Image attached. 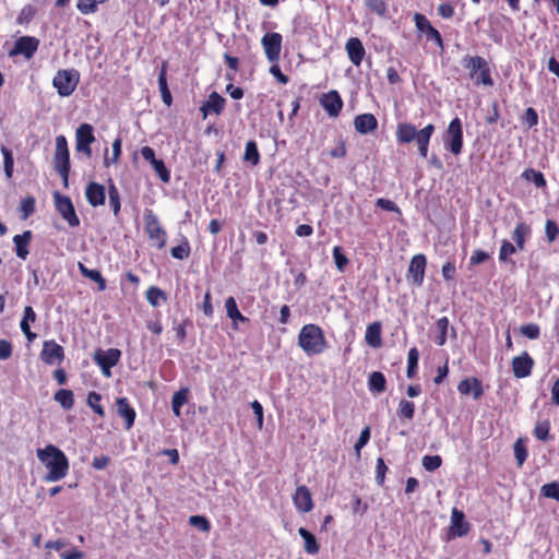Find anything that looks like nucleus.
I'll return each mask as SVG.
<instances>
[{"mask_svg":"<svg viewBox=\"0 0 559 559\" xmlns=\"http://www.w3.org/2000/svg\"><path fill=\"white\" fill-rule=\"evenodd\" d=\"M122 152V139L120 136L116 138L112 142V157H107L108 148L105 151L104 165L109 167L111 164H117Z\"/></svg>","mask_w":559,"mask_h":559,"instance_id":"nucleus-41","label":"nucleus"},{"mask_svg":"<svg viewBox=\"0 0 559 559\" xmlns=\"http://www.w3.org/2000/svg\"><path fill=\"white\" fill-rule=\"evenodd\" d=\"M80 82V72L75 69H63L57 71L52 79V86L59 96L69 97L75 91Z\"/></svg>","mask_w":559,"mask_h":559,"instance_id":"nucleus-5","label":"nucleus"},{"mask_svg":"<svg viewBox=\"0 0 559 559\" xmlns=\"http://www.w3.org/2000/svg\"><path fill=\"white\" fill-rule=\"evenodd\" d=\"M140 152L142 157L151 164L158 178L164 183H168L170 171L162 159L156 158L154 150L151 146H143Z\"/></svg>","mask_w":559,"mask_h":559,"instance_id":"nucleus-14","label":"nucleus"},{"mask_svg":"<svg viewBox=\"0 0 559 559\" xmlns=\"http://www.w3.org/2000/svg\"><path fill=\"white\" fill-rule=\"evenodd\" d=\"M283 37L280 33H266L262 39L261 45L263 47L266 59L271 63H276L280 60L282 50Z\"/></svg>","mask_w":559,"mask_h":559,"instance_id":"nucleus-10","label":"nucleus"},{"mask_svg":"<svg viewBox=\"0 0 559 559\" xmlns=\"http://www.w3.org/2000/svg\"><path fill=\"white\" fill-rule=\"evenodd\" d=\"M468 530L469 525L465 521L464 513L454 508L451 514V534L454 537H462L468 533Z\"/></svg>","mask_w":559,"mask_h":559,"instance_id":"nucleus-24","label":"nucleus"},{"mask_svg":"<svg viewBox=\"0 0 559 559\" xmlns=\"http://www.w3.org/2000/svg\"><path fill=\"white\" fill-rule=\"evenodd\" d=\"M414 22L416 28L424 33L427 40H431L438 45V47L443 48V39L441 34L437 28H435L429 20L421 13H415Z\"/></svg>","mask_w":559,"mask_h":559,"instance_id":"nucleus-15","label":"nucleus"},{"mask_svg":"<svg viewBox=\"0 0 559 559\" xmlns=\"http://www.w3.org/2000/svg\"><path fill=\"white\" fill-rule=\"evenodd\" d=\"M108 0H78L76 8L78 10L84 14H93L97 11L98 4H103Z\"/></svg>","mask_w":559,"mask_h":559,"instance_id":"nucleus-43","label":"nucleus"},{"mask_svg":"<svg viewBox=\"0 0 559 559\" xmlns=\"http://www.w3.org/2000/svg\"><path fill=\"white\" fill-rule=\"evenodd\" d=\"M520 331L530 340H537L540 335V329L536 323L524 324L520 328Z\"/></svg>","mask_w":559,"mask_h":559,"instance_id":"nucleus-59","label":"nucleus"},{"mask_svg":"<svg viewBox=\"0 0 559 559\" xmlns=\"http://www.w3.org/2000/svg\"><path fill=\"white\" fill-rule=\"evenodd\" d=\"M55 205L59 214L71 227L80 225V219L75 213L73 203L69 197L61 195L59 192L53 193Z\"/></svg>","mask_w":559,"mask_h":559,"instance_id":"nucleus-9","label":"nucleus"},{"mask_svg":"<svg viewBox=\"0 0 559 559\" xmlns=\"http://www.w3.org/2000/svg\"><path fill=\"white\" fill-rule=\"evenodd\" d=\"M545 233L548 242H552L559 235V228L555 221L548 219L545 225Z\"/></svg>","mask_w":559,"mask_h":559,"instance_id":"nucleus-62","label":"nucleus"},{"mask_svg":"<svg viewBox=\"0 0 559 559\" xmlns=\"http://www.w3.org/2000/svg\"><path fill=\"white\" fill-rule=\"evenodd\" d=\"M332 254L337 270L340 272H344L345 267L348 264V259L343 253L342 248L340 246H335L333 248Z\"/></svg>","mask_w":559,"mask_h":559,"instance_id":"nucleus-55","label":"nucleus"},{"mask_svg":"<svg viewBox=\"0 0 559 559\" xmlns=\"http://www.w3.org/2000/svg\"><path fill=\"white\" fill-rule=\"evenodd\" d=\"M121 357V352L118 348H109L107 350H98L95 353L94 360L102 369L105 377H110V369L115 367Z\"/></svg>","mask_w":559,"mask_h":559,"instance_id":"nucleus-11","label":"nucleus"},{"mask_svg":"<svg viewBox=\"0 0 559 559\" xmlns=\"http://www.w3.org/2000/svg\"><path fill=\"white\" fill-rule=\"evenodd\" d=\"M397 415L401 418H406L408 420L413 419L415 415V404L407 400H401L399 404Z\"/></svg>","mask_w":559,"mask_h":559,"instance_id":"nucleus-49","label":"nucleus"},{"mask_svg":"<svg viewBox=\"0 0 559 559\" xmlns=\"http://www.w3.org/2000/svg\"><path fill=\"white\" fill-rule=\"evenodd\" d=\"M532 234V228L525 222H518L512 233V238L520 251L525 247L526 238Z\"/></svg>","mask_w":559,"mask_h":559,"instance_id":"nucleus-29","label":"nucleus"},{"mask_svg":"<svg viewBox=\"0 0 559 559\" xmlns=\"http://www.w3.org/2000/svg\"><path fill=\"white\" fill-rule=\"evenodd\" d=\"M116 405L118 415L124 419L126 429H130L134 425L136 416L134 408L130 405L127 397L117 399Z\"/></svg>","mask_w":559,"mask_h":559,"instance_id":"nucleus-25","label":"nucleus"},{"mask_svg":"<svg viewBox=\"0 0 559 559\" xmlns=\"http://www.w3.org/2000/svg\"><path fill=\"white\" fill-rule=\"evenodd\" d=\"M514 456L519 466H522L527 459V449L523 439L519 438L514 445Z\"/></svg>","mask_w":559,"mask_h":559,"instance_id":"nucleus-51","label":"nucleus"},{"mask_svg":"<svg viewBox=\"0 0 559 559\" xmlns=\"http://www.w3.org/2000/svg\"><path fill=\"white\" fill-rule=\"evenodd\" d=\"M550 423L549 420L537 421L534 428V436L536 439L547 441L549 439Z\"/></svg>","mask_w":559,"mask_h":559,"instance_id":"nucleus-50","label":"nucleus"},{"mask_svg":"<svg viewBox=\"0 0 559 559\" xmlns=\"http://www.w3.org/2000/svg\"><path fill=\"white\" fill-rule=\"evenodd\" d=\"M426 264L427 260L423 253L414 255L409 262L407 278L416 286H421L424 283Z\"/></svg>","mask_w":559,"mask_h":559,"instance_id":"nucleus-16","label":"nucleus"},{"mask_svg":"<svg viewBox=\"0 0 559 559\" xmlns=\"http://www.w3.org/2000/svg\"><path fill=\"white\" fill-rule=\"evenodd\" d=\"M512 371L515 378L523 379L532 373L534 367V360L527 352H523L521 355L512 359Z\"/></svg>","mask_w":559,"mask_h":559,"instance_id":"nucleus-17","label":"nucleus"},{"mask_svg":"<svg viewBox=\"0 0 559 559\" xmlns=\"http://www.w3.org/2000/svg\"><path fill=\"white\" fill-rule=\"evenodd\" d=\"M1 152L3 155V167H4V174L8 179H10L13 175V167H14V159L12 152L5 147H1Z\"/></svg>","mask_w":559,"mask_h":559,"instance_id":"nucleus-52","label":"nucleus"},{"mask_svg":"<svg viewBox=\"0 0 559 559\" xmlns=\"http://www.w3.org/2000/svg\"><path fill=\"white\" fill-rule=\"evenodd\" d=\"M109 206L117 216L120 212V193L117 187L111 182L108 187Z\"/></svg>","mask_w":559,"mask_h":559,"instance_id":"nucleus-48","label":"nucleus"},{"mask_svg":"<svg viewBox=\"0 0 559 559\" xmlns=\"http://www.w3.org/2000/svg\"><path fill=\"white\" fill-rule=\"evenodd\" d=\"M298 345L308 356L323 353L326 341L322 329L317 324L304 325L298 334Z\"/></svg>","mask_w":559,"mask_h":559,"instance_id":"nucleus-2","label":"nucleus"},{"mask_svg":"<svg viewBox=\"0 0 559 559\" xmlns=\"http://www.w3.org/2000/svg\"><path fill=\"white\" fill-rule=\"evenodd\" d=\"M85 197L92 206L103 205L106 199L105 187L97 182H90L85 189Z\"/></svg>","mask_w":559,"mask_h":559,"instance_id":"nucleus-23","label":"nucleus"},{"mask_svg":"<svg viewBox=\"0 0 559 559\" xmlns=\"http://www.w3.org/2000/svg\"><path fill=\"white\" fill-rule=\"evenodd\" d=\"M167 67H168V62L164 61L162 63V68H160L159 74H158V87H159V92H160L162 99H163L164 104L167 106H170L171 102H173V97H171V94H170V91H169L168 84H167V78H166Z\"/></svg>","mask_w":559,"mask_h":559,"instance_id":"nucleus-31","label":"nucleus"},{"mask_svg":"<svg viewBox=\"0 0 559 559\" xmlns=\"http://www.w3.org/2000/svg\"><path fill=\"white\" fill-rule=\"evenodd\" d=\"M37 457L48 471L44 477L45 481H58L67 476L69 460L56 445L48 444L44 449H38Z\"/></svg>","mask_w":559,"mask_h":559,"instance_id":"nucleus-1","label":"nucleus"},{"mask_svg":"<svg viewBox=\"0 0 559 559\" xmlns=\"http://www.w3.org/2000/svg\"><path fill=\"white\" fill-rule=\"evenodd\" d=\"M435 126L432 123L427 124L420 130V134L417 142L418 151L421 157L426 158L428 155V146L430 139L435 132Z\"/></svg>","mask_w":559,"mask_h":559,"instance_id":"nucleus-33","label":"nucleus"},{"mask_svg":"<svg viewBox=\"0 0 559 559\" xmlns=\"http://www.w3.org/2000/svg\"><path fill=\"white\" fill-rule=\"evenodd\" d=\"M421 463L426 471L433 472L441 466L442 459L440 455H425Z\"/></svg>","mask_w":559,"mask_h":559,"instance_id":"nucleus-56","label":"nucleus"},{"mask_svg":"<svg viewBox=\"0 0 559 559\" xmlns=\"http://www.w3.org/2000/svg\"><path fill=\"white\" fill-rule=\"evenodd\" d=\"M438 335L435 338L437 345L442 346L447 342V334L449 329V319L447 317L439 318L436 322Z\"/></svg>","mask_w":559,"mask_h":559,"instance_id":"nucleus-42","label":"nucleus"},{"mask_svg":"<svg viewBox=\"0 0 559 559\" xmlns=\"http://www.w3.org/2000/svg\"><path fill=\"white\" fill-rule=\"evenodd\" d=\"M226 99L222 97L217 92H212L209 99L202 105L201 111L206 117L210 111L215 115H221L225 108Z\"/></svg>","mask_w":559,"mask_h":559,"instance_id":"nucleus-27","label":"nucleus"},{"mask_svg":"<svg viewBox=\"0 0 559 559\" xmlns=\"http://www.w3.org/2000/svg\"><path fill=\"white\" fill-rule=\"evenodd\" d=\"M385 378L382 372L373 371L370 373L368 379L369 391L376 393H382L385 390Z\"/></svg>","mask_w":559,"mask_h":559,"instance_id":"nucleus-39","label":"nucleus"},{"mask_svg":"<svg viewBox=\"0 0 559 559\" xmlns=\"http://www.w3.org/2000/svg\"><path fill=\"white\" fill-rule=\"evenodd\" d=\"M376 205L384 211L394 212L400 216L402 215L401 209L395 204V202L389 199L379 198L376 201Z\"/></svg>","mask_w":559,"mask_h":559,"instance_id":"nucleus-60","label":"nucleus"},{"mask_svg":"<svg viewBox=\"0 0 559 559\" xmlns=\"http://www.w3.org/2000/svg\"><path fill=\"white\" fill-rule=\"evenodd\" d=\"M39 357L49 366L61 364L64 359V349L55 340L45 341Z\"/></svg>","mask_w":559,"mask_h":559,"instance_id":"nucleus-12","label":"nucleus"},{"mask_svg":"<svg viewBox=\"0 0 559 559\" xmlns=\"http://www.w3.org/2000/svg\"><path fill=\"white\" fill-rule=\"evenodd\" d=\"M365 341L369 346L373 348L381 346V323L379 321L372 322L367 326Z\"/></svg>","mask_w":559,"mask_h":559,"instance_id":"nucleus-32","label":"nucleus"},{"mask_svg":"<svg viewBox=\"0 0 559 559\" xmlns=\"http://www.w3.org/2000/svg\"><path fill=\"white\" fill-rule=\"evenodd\" d=\"M518 247L510 242L509 240H502L501 247L499 250V261L502 263H507L510 261V257L516 252Z\"/></svg>","mask_w":559,"mask_h":559,"instance_id":"nucleus-47","label":"nucleus"},{"mask_svg":"<svg viewBox=\"0 0 559 559\" xmlns=\"http://www.w3.org/2000/svg\"><path fill=\"white\" fill-rule=\"evenodd\" d=\"M295 508L302 513L310 512L313 508V501L310 490L307 486H298L293 495Z\"/></svg>","mask_w":559,"mask_h":559,"instance_id":"nucleus-19","label":"nucleus"},{"mask_svg":"<svg viewBox=\"0 0 559 559\" xmlns=\"http://www.w3.org/2000/svg\"><path fill=\"white\" fill-rule=\"evenodd\" d=\"M95 142L94 128L90 123H82L75 131V150L87 158L92 156V143Z\"/></svg>","mask_w":559,"mask_h":559,"instance_id":"nucleus-8","label":"nucleus"},{"mask_svg":"<svg viewBox=\"0 0 559 559\" xmlns=\"http://www.w3.org/2000/svg\"><path fill=\"white\" fill-rule=\"evenodd\" d=\"M188 394L189 390L187 388H182L174 393L171 399V409L175 416H181V407L188 402Z\"/></svg>","mask_w":559,"mask_h":559,"instance_id":"nucleus-35","label":"nucleus"},{"mask_svg":"<svg viewBox=\"0 0 559 559\" xmlns=\"http://www.w3.org/2000/svg\"><path fill=\"white\" fill-rule=\"evenodd\" d=\"M189 524L202 532H209L211 530L210 521L203 515H191L189 518Z\"/></svg>","mask_w":559,"mask_h":559,"instance_id":"nucleus-57","label":"nucleus"},{"mask_svg":"<svg viewBox=\"0 0 559 559\" xmlns=\"http://www.w3.org/2000/svg\"><path fill=\"white\" fill-rule=\"evenodd\" d=\"M38 46L39 40L36 37L22 36L15 40L13 48L9 52V56L14 57L22 55L26 59H31L37 51Z\"/></svg>","mask_w":559,"mask_h":559,"instance_id":"nucleus-13","label":"nucleus"},{"mask_svg":"<svg viewBox=\"0 0 559 559\" xmlns=\"http://www.w3.org/2000/svg\"><path fill=\"white\" fill-rule=\"evenodd\" d=\"M21 212L24 218H27L35 212V199L33 197L24 198L21 201Z\"/></svg>","mask_w":559,"mask_h":559,"instance_id":"nucleus-61","label":"nucleus"},{"mask_svg":"<svg viewBox=\"0 0 559 559\" xmlns=\"http://www.w3.org/2000/svg\"><path fill=\"white\" fill-rule=\"evenodd\" d=\"M457 391L462 395L472 394L475 401L479 400L484 394L483 383L478 378H465L457 384Z\"/></svg>","mask_w":559,"mask_h":559,"instance_id":"nucleus-20","label":"nucleus"},{"mask_svg":"<svg viewBox=\"0 0 559 559\" xmlns=\"http://www.w3.org/2000/svg\"><path fill=\"white\" fill-rule=\"evenodd\" d=\"M420 130L418 131L415 126L408 122H401L396 127V140L399 143L406 144L414 140H418Z\"/></svg>","mask_w":559,"mask_h":559,"instance_id":"nucleus-26","label":"nucleus"},{"mask_svg":"<svg viewBox=\"0 0 559 559\" xmlns=\"http://www.w3.org/2000/svg\"><path fill=\"white\" fill-rule=\"evenodd\" d=\"M419 352L416 347H412L407 354V371L409 379L414 378L418 368Z\"/></svg>","mask_w":559,"mask_h":559,"instance_id":"nucleus-44","label":"nucleus"},{"mask_svg":"<svg viewBox=\"0 0 559 559\" xmlns=\"http://www.w3.org/2000/svg\"><path fill=\"white\" fill-rule=\"evenodd\" d=\"M444 147L457 156L463 150V126L459 117L453 118L442 136Z\"/></svg>","mask_w":559,"mask_h":559,"instance_id":"nucleus-6","label":"nucleus"},{"mask_svg":"<svg viewBox=\"0 0 559 559\" xmlns=\"http://www.w3.org/2000/svg\"><path fill=\"white\" fill-rule=\"evenodd\" d=\"M53 166L56 171L62 178L64 187H68V179L70 173V153L68 147V141L64 135H58L56 138Z\"/></svg>","mask_w":559,"mask_h":559,"instance_id":"nucleus-4","label":"nucleus"},{"mask_svg":"<svg viewBox=\"0 0 559 559\" xmlns=\"http://www.w3.org/2000/svg\"><path fill=\"white\" fill-rule=\"evenodd\" d=\"M354 128L359 134H368L378 129V120L372 114H360L354 119Z\"/></svg>","mask_w":559,"mask_h":559,"instance_id":"nucleus-22","label":"nucleus"},{"mask_svg":"<svg viewBox=\"0 0 559 559\" xmlns=\"http://www.w3.org/2000/svg\"><path fill=\"white\" fill-rule=\"evenodd\" d=\"M32 240V231L25 230L23 234L13 237L14 249L17 258L25 260L28 255V245Z\"/></svg>","mask_w":559,"mask_h":559,"instance_id":"nucleus-28","label":"nucleus"},{"mask_svg":"<svg viewBox=\"0 0 559 559\" xmlns=\"http://www.w3.org/2000/svg\"><path fill=\"white\" fill-rule=\"evenodd\" d=\"M79 270L82 273L83 276L92 280L93 282L97 283L99 290L106 289V281L103 277L100 271L96 269H87L84 264L79 263Z\"/></svg>","mask_w":559,"mask_h":559,"instance_id":"nucleus-36","label":"nucleus"},{"mask_svg":"<svg viewBox=\"0 0 559 559\" xmlns=\"http://www.w3.org/2000/svg\"><path fill=\"white\" fill-rule=\"evenodd\" d=\"M366 7L376 14L383 16L386 13V3L383 0H364Z\"/></svg>","mask_w":559,"mask_h":559,"instance_id":"nucleus-58","label":"nucleus"},{"mask_svg":"<svg viewBox=\"0 0 559 559\" xmlns=\"http://www.w3.org/2000/svg\"><path fill=\"white\" fill-rule=\"evenodd\" d=\"M226 313L231 319L234 329H237L238 322L246 323L249 321L238 309L237 302L234 297H228L225 301Z\"/></svg>","mask_w":559,"mask_h":559,"instance_id":"nucleus-30","label":"nucleus"},{"mask_svg":"<svg viewBox=\"0 0 559 559\" xmlns=\"http://www.w3.org/2000/svg\"><path fill=\"white\" fill-rule=\"evenodd\" d=\"M55 401L58 402L61 407L69 411L74 405V394L69 389H60L55 393Z\"/></svg>","mask_w":559,"mask_h":559,"instance_id":"nucleus-37","label":"nucleus"},{"mask_svg":"<svg viewBox=\"0 0 559 559\" xmlns=\"http://www.w3.org/2000/svg\"><path fill=\"white\" fill-rule=\"evenodd\" d=\"M524 123L527 124L528 128H533L538 123V115L536 110L532 107L526 108L523 116Z\"/></svg>","mask_w":559,"mask_h":559,"instance_id":"nucleus-63","label":"nucleus"},{"mask_svg":"<svg viewBox=\"0 0 559 559\" xmlns=\"http://www.w3.org/2000/svg\"><path fill=\"white\" fill-rule=\"evenodd\" d=\"M298 534L305 542L304 548L307 554L316 555L319 552V550H320L319 544H318L314 535L311 532H309L305 527H300L298 530Z\"/></svg>","mask_w":559,"mask_h":559,"instance_id":"nucleus-34","label":"nucleus"},{"mask_svg":"<svg viewBox=\"0 0 559 559\" xmlns=\"http://www.w3.org/2000/svg\"><path fill=\"white\" fill-rule=\"evenodd\" d=\"M100 400H102L100 394L95 391L90 392L87 395L88 406L100 417H104L105 412H104L103 406L100 405Z\"/></svg>","mask_w":559,"mask_h":559,"instance_id":"nucleus-53","label":"nucleus"},{"mask_svg":"<svg viewBox=\"0 0 559 559\" xmlns=\"http://www.w3.org/2000/svg\"><path fill=\"white\" fill-rule=\"evenodd\" d=\"M146 299L153 307H157L159 306L160 300H167V295L163 289L156 286H151L146 290Z\"/></svg>","mask_w":559,"mask_h":559,"instance_id":"nucleus-45","label":"nucleus"},{"mask_svg":"<svg viewBox=\"0 0 559 559\" xmlns=\"http://www.w3.org/2000/svg\"><path fill=\"white\" fill-rule=\"evenodd\" d=\"M456 266L454 260H448L442 266V276L445 281H452L455 276Z\"/></svg>","mask_w":559,"mask_h":559,"instance_id":"nucleus-64","label":"nucleus"},{"mask_svg":"<svg viewBox=\"0 0 559 559\" xmlns=\"http://www.w3.org/2000/svg\"><path fill=\"white\" fill-rule=\"evenodd\" d=\"M243 162L257 166L260 163V153L255 141L250 140L246 143Z\"/></svg>","mask_w":559,"mask_h":559,"instance_id":"nucleus-38","label":"nucleus"},{"mask_svg":"<svg viewBox=\"0 0 559 559\" xmlns=\"http://www.w3.org/2000/svg\"><path fill=\"white\" fill-rule=\"evenodd\" d=\"M540 492L546 498L559 501V483L552 481L549 484H545L544 486H542Z\"/></svg>","mask_w":559,"mask_h":559,"instance_id":"nucleus-54","label":"nucleus"},{"mask_svg":"<svg viewBox=\"0 0 559 559\" xmlns=\"http://www.w3.org/2000/svg\"><path fill=\"white\" fill-rule=\"evenodd\" d=\"M462 66L468 70L469 78L475 84L493 85L489 64L484 57L466 55L462 59Z\"/></svg>","mask_w":559,"mask_h":559,"instance_id":"nucleus-3","label":"nucleus"},{"mask_svg":"<svg viewBox=\"0 0 559 559\" xmlns=\"http://www.w3.org/2000/svg\"><path fill=\"white\" fill-rule=\"evenodd\" d=\"M144 229L157 249L165 247L167 239L166 230L162 227L158 217L152 210H145L144 212Z\"/></svg>","mask_w":559,"mask_h":559,"instance_id":"nucleus-7","label":"nucleus"},{"mask_svg":"<svg viewBox=\"0 0 559 559\" xmlns=\"http://www.w3.org/2000/svg\"><path fill=\"white\" fill-rule=\"evenodd\" d=\"M191 247L187 238L182 242L170 249L171 257L177 260H185L190 255Z\"/></svg>","mask_w":559,"mask_h":559,"instance_id":"nucleus-46","label":"nucleus"},{"mask_svg":"<svg viewBox=\"0 0 559 559\" xmlns=\"http://www.w3.org/2000/svg\"><path fill=\"white\" fill-rule=\"evenodd\" d=\"M345 50L347 52L348 59L354 66L358 67L361 64L366 55V50L359 38L350 37L346 41Z\"/></svg>","mask_w":559,"mask_h":559,"instance_id":"nucleus-21","label":"nucleus"},{"mask_svg":"<svg viewBox=\"0 0 559 559\" xmlns=\"http://www.w3.org/2000/svg\"><path fill=\"white\" fill-rule=\"evenodd\" d=\"M522 178L532 181L537 188H545L547 182L543 173L533 168H527L522 173Z\"/></svg>","mask_w":559,"mask_h":559,"instance_id":"nucleus-40","label":"nucleus"},{"mask_svg":"<svg viewBox=\"0 0 559 559\" xmlns=\"http://www.w3.org/2000/svg\"><path fill=\"white\" fill-rule=\"evenodd\" d=\"M320 104L330 117H337L343 108V100L337 91H330L322 96Z\"/></svg>","mask_w":559,"mask_h":559,"instance_id":"nucleus-18","label":"nucleus"}]
</instances>
